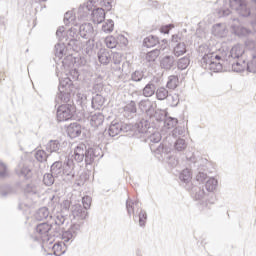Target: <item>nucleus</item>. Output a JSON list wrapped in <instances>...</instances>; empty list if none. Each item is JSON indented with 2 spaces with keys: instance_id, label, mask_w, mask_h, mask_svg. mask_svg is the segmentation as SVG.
<instances>
[{
  "instance_id": "1",
  "label": "nucleus",
  "mask_w": 256,
  "mask_h": 256,
  "mask_svg": "<svg viewBox=\"0 0 256 256\" xmlns=\"http://www.w3.org/2000/svg\"><path fill=\"white\" fill-rule=\"evenodd\" d=\"M95 157H99V148H87L85 144H79L71 153V158L76 163H83L85 160L86 165H91L95 161Z\"/></svg>"
},
{
  "instance_id": "2",
  "label": "nucleus",
  "mask_w": 256,
  "mask_h": 256,
  "mask_svg": "<svg viewBox=\"0 0 256 256\" xmlns=\"http://www.w3.org/2000/svg\"><path fill=\"white\" fill-rule=\"evenodd\" d=\"M151 151H154L157 159L159 161H165L167 160L168 165L170 167H177L179 165V160L175 158V156H169V153H171V149L169 147H166L163 144H160L159 146L151 145L150 146Z\"/></svg>"
},
{
  "instance_id": "3",
  "label": "nucleus",
  "mask_w": 256,
  "mask_h": 256,
  "mask_svg": "<svg viewBox=\"0 0 256 256\" xmlns=\"http://www.w3.org/2000/svg\"><path fill=\"white\" fill-rule=\"evenodd\" d=\"M200 63L201 67L206 71H212V73H221L223 71V63L212 56L209 53V49H206Z\"/></svg>"
},
{
  "instance_id": "4",
  "label": "nucleus",
  "mask_w": 256,
  "mask_h": 256,
  "mask_svg": "<svg viewBox=\"0 0 256 256\" xmlns=\"http://www.w3.org/2000/svg\"><path fill=\"white\" fill-rule=\"evenodd\" d=\"M50 220L52 221L50 225H53V229H55L56 233L65 231V227L69 225V219L63 212L56 213Z\"/></svg>"
},
{
  "instance_id": "5",
  "label": "nucleus",
  "mask_w": 256,
  "mask_h": 256,
  "mask_svg": "<svg viewBox=\"0 0 256 256\" xmlns=\"http://www.w3.org/2000/svg\"><path fill=\"white\" fill-rule=\"evenodd\" d=\"M230 7L241 17H249L251 15V9L247 0H230Z\"/></svg>"
},
{
  "instance_id": "6",
  "label": "nucleus",
  "mask_w": 256,
  "mask_h": 256,
  "mask_svg": "<svg viewBox=\"0 0 256 256\" xmlns=\"http://www.w3.org/2000/svg\"><path fill=\"white\" fill-rule=\"evenodd\" d=\"M74 113H75V108L72 105H69V104L61 105L57 109V114H56L57 121H59V123L63 121H69V119L73 118Z\"/></svg>"
},
{
  "instance_id": "7",
  "label": "nucleus",
  "mask_w": 256,
  "mask_h": 256,
  "mask_svg": "<svg viewBox=\"0 0 256 256\" xmlns=\"http://www.w3.org/2000/svg\"><path fill=\"white\" fill-rule=\"evenodd\" d=\"M71 215L76 221H85L87 219V210L81 204H74L70 208Z\"/></svg>"
},
{
  "instance_id": "8",
  "label": "nucleus",
  "mask_w": 256,
  "mask_h": 256,
  "mask_svg": "<svg viewBox=\"0 0 256 256\" xmlns=\"http://www.w3.org/2000/svg\"><path fill=\"white\" fill-rule=\"evenodd\" d=\"M53 229V224L49 223H40L36 226V233L42 241L49 240V231Z\"/></svg>"
},
{
  "instance_id": "9",
  "label": "nucleus",
  "mask_w": 256,
  "mask_h": 256,
  "mask_svg": "<svg viewBox=\"0 0 256 256\" xmlns=\"http://www.w3.org/2000/svg\"><path fill=\"white\" fill-rule=\"evenodd\" d=\"M232 31L234 34H236L238 37H247L251 31L239 23V19H234L233 24L231 25Z\"/></svg>"
},
{
  "instance_id": "10",
  "label": "nucleus",
  "mask_w": 256,
  "mask_h": 256,
  "mask_svg": "<svg viewBox=\"0 0 256 256\" xmlns=\"http://www.w3.org/2000/svg\"><path fill=\"white\" fill-rule=\"evenodd\" d=\"M92 4H93V1H90L78 8L77 17L80 21H85V19H87V17L91 15Z\"/></svg>"
},
{
  "instance_id": "11",
  "label": "nucleus",
  "mask_w": 256,
  "mask_h": 256,
  "mask_svg": "<svg viewBox=\"0 0 256 256\" xmlns=\"http://www.w3.org/2000/svg\"><path fill=\"white\" fill-rule=\"evenodd\" d=\"M138 107L142 113H146L149 117L153 116L154 109L153 108V102L149 99L141 100L138 104Z\"/></svg>"
},
{
  "instance_id": "12",
  "label": "nucleus",
  "mask_w": 256,
  "mask_h": 256,
  "mask_svg": "<svg viewBox=\"0 0 256 256\" xmlns=\"http://www.w3.org/2000/svg\"><path fill=\"white\" fill-rule=\"evenodd\" d=\"M16 173L19 177L29 179V177H31V168H29L26 161L22 160L16 168Z\"/></svg>"
},
{
  "instance_id": "13",
  "label": "nucleus",
  "mask_w": 256,
  "mask_h": 256,
  "mask_svg": "<svg viewBox=\"0 0 256 256\" xmlns=\"http://www.w3.org/2000/svg\"><path fill=\"white\" fill-rule=\"evenodd\" d=\"M93 25L91 23H84L79 26V33L83 39H91L93 37Z\"/></svg>"
},
{
  "instance_id": "14",
  "label": "nucleus",
  "mask_w": 256,
  "mask_h": 256,
  "mask_svg": "<svg viewBox=\"0 0 256 256\" xmlns=\"http://www.w3.org/2000/svg\"><path fill=\"white\" fill-rule=\"evenodd\" d=\"M243 53H245V47L241 44L234 45L229 51V59L230 61H235V59H239L243 57Z\"/></svg>"
},
{
  "instance_id": "15",
  "label": "nucleus",
  "mask_w": 256,
  "mask_h": 256,
  "mask_svg": "<svg viewBox=\"0 0 256 256\" xmlns=\"http://www.w3.org/2000/svg\"><path fill=\"white\" fill-rule=\"evenodd\" d=\"M92 21L96 25L103 23L105 21V9L103 8H94L91 12Z\"/></svg>"
},
{
  "instance_id": "16",
  "label": "nucleus",
  "mask_w": 256,
  "mask_h": 256,
  "mask_svg": "<svg viewBox=\"0 0 256 256\" xmlns=\"http://www.w3.org/2000/svg\"><path fill=\"white\" fill-rule=\"evenodd\" d=\"M125 128H123V123H119L117 121H113L108 130L106 131V133H108V135L110 137H117V135H119V133H121V131H124Z\"/></svg>"
},
{
  "instance_id": "17",
  "label": "nucleus",
  "mask_w": 256,
  "mask_h": 256,
  "mask_svg": "<svg viewBox=\"0 0 256 256\" xmlns=\"http://www.w3.org/2000/svg\"><path fill=\"white\" fill-rule=\"evenodd\" d=\"M98 61L101 65H109L111 63V53H109V50L101 48L98 51Z\"/></svg>"
},
{
  "instance_id": "18",
  "label": "nucleus",
  "mask_w": 256,
  "mask_h": 256,
  "mask_svg": "<svg viewBox=\"0 0 256 256\" xmlns=\"http://www.w3.org/2000/svg\"><path fill=\"white\" fill-rule=\"evenodd\" d=\"M209 54L218 61H227L228 63H231V58H229V51L223 48L218 52H209Z\"/></svg>"
},
{
  "instance_id": "19",
  "label": "nucleus",
  "mask_w": 256,
  "mask_h": 256,
  "mask_svg": "<svg viewBox=\"0 0 256 256\" xmlns=\"http://www.w3.org/2000/svg\"><path fill=\"white\" fill-rule=\"evenodd\" d=\"M71 93H73L72 90L59 91L55 99L56 103L58 105L61 103H69L71 100Z\"/></svg>"
},
{
  "instance_id": "20",
  "label": "nucleus",
  "mask_w": 256,
  "mask_h": 256,
  "mask_svg": "<svg viewBox=\"0 0 256 256\" xmlns=\"http://www.w3.org/2000/svg\"><path fill=\"white\" fill-rule=\"evenodd\" d=\"M35 219H37V221H44V219H53V216L49 212V208L42 207L36 211Z\"/></svg>"
},
{
  "instance_id": "21",
  "label": "nucleus",
  "mask_w": 256,
  "mask_h": 256,
  "mask_svg": "<svg viewBox=\"0 0 256 256\" xmlns=\"http://www.w3.org/2000/svg\"><path fill=\"white\" fill-rule=\"evenodd\" d=\"M67 134L71 139H75V137H79L81 135V125L78 123H72L67 128Z\"/></svg>"
},
{
  "instance_id": "22",
  "label": "nucleus",
  "mask_w": 256,
  "mask_h": 256,
  "mask_svg": "<svg viewBox=\"0 0 256 256\" xmlns=\"http://www.w3.org/2000/svg\"><path fill=\"white\" fill-rule=\"evenodd\" d=\"M173 65H175V57L173 56H165L160 61V67L165 71H170Z\"/></svg>"
},
{
  "instance_id": "23",
  "label": "nucleus",
  "mask_w": 256,
  "mask_h": 256,
  "mask_svg": "<svg viewBox=\"0 0 256 256\" xmlns=\"http://www.w3.org/2000/svg\"><path fill=\"white\" fill-rule=\"evenodd\" d=\"M73 81H71V78L64 77L60 79L59 84V91H73Z\"/></svg>"
},
{
  "instance_id": "24",
  "label": "nucleus",
  "mask_w": 256,
  "mask_h": 256,
  "mask_svg": "<svg viewBox=\"0 0 256 256\" xmlns=\"http://www.w3.org/2000/svg\"><path fill=\"white\" fill-rule=\"evenodd\" d=\"M124 117H133L137 113V104L135 101H130L124 106Z\"/></svg>"
},
{
  "instance_id": "25",
  "label": "nucleus",
  "mask_w": 256,
  "mask_h": 256,
  "mask_svg": "<svg viewBox=\"0 0 256 256\" xmlns=\"http://www.w3.org/2000/svg\"><path fill=\"white\" fill-rule=\"evenodd\" d=\"M165 47L167 46H162L160 49H154L146 54V61L148 63H154V61H157V57L161 55V51H165Z\"/></svg>"
},
{
  "instance_id": "26",
  "label": "nucleus",
  "mask_w": 256,
  "mask_h": 256,
  "mask_svg": "<svg viewBox=\"0 0 256 256\" xmlns=\"http://www.w3.org/2000/svg\"><path fill=\"white\" fill-rule=\"evenodd\" d=\"M157 91V86L154 82L150 81L142 90V95L145 97H153L155 92Z\"/></svg>"
},
{
  "instance_id": "27",
  "label": "nucleus",
  "mask_w": 256,
  "mask_h": 256,
  "mask_svg": "<svg viewBox=\"0 0 256 256\" xmlns=\"http://www.w3.org/2000/svg\"><path fill=\"white\" fill-rule=\"evenodd\" d=\"M229 65L232 66V70L236 73H241V71H245V67H247L245 61H240L239 59H237L236 61L231 60V62H229Z\"/></svg>"
},
{
  "instance_id": "28",
  "label": "nucleus",
  "mask_w": 256,
  "mask_h": 256,
  "mask_svg": "<svg viewBox=\"0 0 256 256\" xmlns=\"http://www.w3.org/2000/svg\"><path fill=\"white\" fill-rule=\"evenodd\" d=\"M105 117L101 113L94 114L90 117V125L91 127H99L103 125V121Z\"/></svg>"
},
{
  "instance_id": "29",
  "label": "nucleus",
  "mask_w": 256,
  "mask_h": 256,
  "mask_svg": "<svg viewBox=\"0 0 256 256\" xmlns=\"http://www.w3.org/2000/svg\"><path fill=\"white\" fill-rule=\"evenodd\" d=\"M105 104V98L101 94H96L92 98V109L98 110Z\"/></svg>"
},
{
  "instance_id": "30",
  "label": "nucleus",
  "mask_w": 256,
  "mask_h": 256,
  "mask_svg": "<svg viewBox=\"0 0 256 256\" xmlns=\"http://www.w3.org/2000/svg\"><path fill=\"white\" fill-rule=\"evenodd\" d=\"M206 195L207 194L205 193V189H203L202 187L196 186L192 188V197H194L196 201H201V199H205Z\"/></svg>"
},
{
  "instance_id": "31",
  "label": "nucleus",
  "mask_w": 256,
  "mask_h": 256,
  "mask_svg": "<svg viewBox=\"0 0 256 256\" xmlns=\"http://www.w3.org/2000/svg\"><path fill=\"white\" fill-rule=\"evenodd\" d=\"M61 149V142L59 140H50L46 145V151L48 153H57Z\"/></svg>"
},
{
  "instance_id": "32",
  "label": "nucleus",
  "mask_w": 256,
  "mask_h": 256,
  "mask_svg": "<svg viewBox=\"0 0 256 256\" xmlns=\"http://www.w3.org/2000/svg\"><path fill=\"white\" fill-rule=\"evenodd\" d=\"M135 207L137 209H141V202L139 200L133 201V200H127L126 201V209L129 216H131L132 213H135Z\"/></svg>"
},
{
  "instance_id": "33",
  "label": "nucleus",
  "mask_w": 256,
  "mask_h": 256,
  "mask_svg": "<svg viewBox=\"0 0 256 256\" xmlns=\"http://www.w3.org/2000/svg\"><path fill=\"white\" fill-rule=\"evenodd\" d=\"M51 173L54 177H59L63 175V162L56 161L51 166Z\"/></svg>"
},
{
  "instance_id": "34",
  "label": "nucleus",
  "mask_w": 256,
  "mask_h": 256,
  "mask_svg": "<svg viewBox=\"0 0 256 256\" xmlns=\"http://www.w3.org/2000/svg\"><path fill=\"white\" fill-rule=\"evenodd\" d=\"M212 33L215 37H225L227 35L224 24H215L212 28Z\"/></svg>"
},
{
  "instance_id": "35",
  "label": "nucleus",
  "mask_w": 256,
  "mask_h": 256,
  "mask_svg": "<svg viewBox=\"0 0 256 256\" xmlns=\"http://www.w3.org/2000/svg\"><path fill=\"white\" fill-rule=\"evenodd\" d=\"M174 55L175 57H181V55H185L187 53V46L184 42H179L174 46Z\"/></svg>"
},
{
  "instance_id": "36",
  "label": "nucleus",
  "mask_w": 256,
  "mask_h": 256,
  "mask_svg": "<svg viewBox=\"0 0 256 256\" xmlns=\"http://www.w3.org/2000/svg\"><path fill=\"white\" fill-rule=\"evenodd\" d=\"M155 95L158 101H165V99L169 97V91L166 90L165 87H159L156 89Z\"/></svg>"
},
{
  "instance_id": "37",
  "label": "nucleus",
  "mask_w": 256,
  "mask_h": 256,
  "mask_svg": "<svg viewBox=\"0 0 256 256\" xmlns=\"http://www.w3.org/2000/svg\"><path fill=\"white\" fill-rule=\"evenodd\" d=\"M157 43H159V38L153 35L146 37L143 41L144 47H148V48L155 47Z\"/></svg>"
},
{
  "instance_id": "38",
  "label": "nucleus",
  "mask_w": 256,
  "mask_h": 256,
  "mask_svg": "<svg viewBox=\"0 0 256 256\" xmlns=\"http://www.w3.org/2000/svg\"><path fill=\"white\" fill-rule=\"evenodd\" d=\"M166 87L172 90L177 89V87H179V78L175 75L169 76Z\"/></svg>"
},
{
  "instance_id": "39",
  "label": "nucleus",
  "mask_w": 256,
  "mask_h": 256,
  "mask_svg": "<svg viewBox=\"0 0 256 256\" xmlns=\"http://www.w3.org/2000/svg\"><path fill=\"white\" fill-rule=\"evenodd\" d=\"M26 195H38L39 193V186L35 183L27 184L24 189Z\"/></svg>"
},
{
  "instance_id": "40",
  "label": "nucleus",
  "mask_w": 256,
  "mask_h": 256,
  "mask_svg": "<svg viewBox=\"0 0 256 256\" xmlns=\"http://www.w3.org/2000/svg\"><path fill=\"white\" fill-rule=\"evenodd\" d=\"M177 123H179L177 118L166 117L164 119V129H173L174 127H177Z\"/></svg>"
},
{
  "instance_id": "41",
  "label": "nucleus",
  "mask_w": 256,
  "mask_h": 256,
  "mask_svg": "<svg viewBox=\"0 0 256 256\" xmlns=\"http://www.w3.org/2000/svg\"><path fill=\"white\" fill-rule=\"evenodd\" d=\"M217 185H218L217 179L210 178L207 180L205 184V188L208 191V193H213V191L217 189Z\"/></svg>"
},
{
  "instance_id": "42",
  "label": "nucleus",
  "mask_w": 256,
  "mask_h": 256,
  "mask_svg": "<svg viewBox=\"0 0 256 256\" xmlns=\"http://www.w3.org/2000/svg\"><path fill=\"white\" fill-rule=\"evenodd\" d=\"M130 79L131 81H134V83H140V81H143V79H145V73L141 70H136L132 72Z\"/></svg>"
},
{
  "instance_id": "43",
  "label": "nucleus",
  "mask_w": 256,
  "mask_h": 256,
  "mask_svg": "<svg viewBox=\"0 0 256 256\" xmlns=\"http://www.w3.org/2000/svg\"><path fill=\"white\" fill-rule=\"evenodd\" d=\"M115 27V22L113 20L108 19L103 25H102V31L104 33H113V29Z\"/></svg>"
},
{
  "instance_id": "44",
  "label": "nucleus",
  "mask_w": 256,
  "mask_h": 256,
  "mask_svg": "<svg viewBox=\"0 0 256 256\" xmlns=\"http://www.w3.org/2000/svg\"><path fill=\"white\" fill-rule=\"evenodd\" d=\"M73 167H74L73 161L68 160L67 163L64 166H62L63 175L73 176Z\"/></svg>"
},
{
  "instance_id": "45",
  "label": "nucleus",
  "mask_w": 256,
  "mask_h": 256,
  "mask_svg": "<svg viewBox=\"0 0 256 256\" xmlns=\"http://www.w3.org/2000/svg\"><path fill=\"white\" fill-rule=\"evenodd\" d=\"M43 183L47 187H51L55 183V175L52 172L44 174Z\"/></svg>"
},
{
  "instance_id": "46",
  "label": "nucleus",
  "mask_w": 256,
  "mask_h": 256,
  "mask_svg": "<svg viewBox=\"0 0 256 256\" xmlns=\"http://www.w3.org/2000/svg\"><path fill=\"white\" fill-rule=\"evenodd\" d=\"M179 179L182 183H189V181H191V171H189V169H184L180 173Z\"/></svg>"
},
{
  "instance_id": "47",
  "label": "nucleus",
  "mask_w": 256,
  "mask_h": 256,
  "mask_svg": "<svg viewBox=\"0 0 256 256\" xmlns=\"http://www.w3.org/2000/svg\"><path fill=\"white\" fill-rule=\"evenodd\" d=\"M105 43L108 49H115L117 47V38L115 36H108L105 38Z\"/></svg>"
},
{
  "instance_id": "48",
  "label": "nucleus",
  "mask_w": 256,
  "mask_h": 256,
  "mask_svg": "<svg viewBox=\"0 0 256 256\" xmlns=\"http://www.w3.org/2000/svg\"><path fill=\"white\" fill-rule=\"evenodd\" d=\"M64 53H65V44L64 43L56 44L55 45V55H56V57L61 59V57H63Z\"/></svg>"
},
{
  "instance_id": "49",
  "label": "nucleus",
  "mask_w": 256,
  "mask_h": 256,
  "mask_svg": "<svg viewBox=\"0 0 256 256\" xmlns=\"http://www.w3.org/2000/svg\"><path fill=\"white\" fill-rule=\"evenodd\" d=\"M47 157H48L47 152H45L44 150H37L35 153V158L40 163H44V161H47Z\"/></svg>"
},
{
  "instance_id": "50",
  "label": "nucleus",
  "mask_w": 256,
  "mask_h": 256,
  "mask_svg": "<svg viewBox=\"0 0 256 256\" xmlns=\"http://www.w3.org/2000/svg\"><path fill=\"white\" fill-rule=\"evenodd\" d=\"M150 119H155V121H165V113L161 110H154Z\"/></svg>"
},
{
  "instance_id": "51",
  "label": "nucleus",
  "mask_w": 256,
  "mask_h": 256,
  "mask_svg": "<svg viewBox=\"0 0 256 256\" xmlns=\"http://www.w3.org/2000/svg\"><path fill=\"white\" fill-rule=\"evenodd\" d=\"M189 63H191V61L189 60V57H183L179 59L178 69H181V71H183L184 69H187V67H189Z\"/></svg>"
},
{
  "instance_id": "52",
  "label": "nucleus",
  "mask_w": 256,
  "mask_h": 256,
  "mask_svg": "<svg viewBox=\"0 0 256 256\" xmlns=\"http://www.w3.org/2000/svg\"><path fill=\"white\" fill-rule=\"evenodd\" d=\"M75 236H76V234H74L71 230H68L65 232H63V230H62V239H63L64 243H69V241L74 239Z\"/></svg>"
},
{
  "instance_id": "53",
  "label": "nucleus",
  "mask_w": 256,
  "mask_h": 256,
  "mask_svg": "<svg viewBox=\"0 0 256 256\" xmlns=\"http://www.w3.org/2000/svg\"><path fill=\"white\" fill-rule=\"evenodd\" d=\"M64 23L65 25L75 24V16L73 15V12H66L64 15Z\"/></svg>"
},
{
  "instance_id": "54",
  "label": "nucleus",
  "mask_w": 256,
  "mask_h": 256,
  "mask_svg": "<svg viewBox=\"0 0 256 256\" xmlns=\"http://www.w3.org/2000/svg\"><path fill=\"white\" fill-rule=\"evenodd\" d=\"M175 149L176 151H185V149H187V143L185 142V139H178L175 143Z\"/></svg>"
},
{
  "instance_id": "55",
  "label": "nucleus",
  "mask_w": 256,
  "mask_h": 256,
  "mask_svg": "<svg viewBox=\"0 0 256 256\" xmlns=\"http://www.w3.org/2000/svg\"><path fill=\"white\" fill-rule=\"evenodd\" d=\"M247 69L250 73L256 72V54H252V60L247 63Z\"/></svg>"
},
{
  "instance_id": "56",
  "label": "nucleus",
  "mask_w": 256,
  "mask_h": 256,
  "mask_svg": "<svg viewBox=\"0 0 256 256\" xmlns=\"http://www.w3.org/2000/svg\"><path fill=\"white\" fill-rule=\"evenodd\" d=\"M139 225L141 227H145V223H147V212H145V210L141 209L139 214Z\"/></svg>"
},
{
  "instance_id": "57",
  "label": "nucleus",
  "mask_w": 256,
  "mask_h": 256,
  "mask_svg": "<svg viewBox=\"0 0 256 256\" xmlns=\"http://www.w3.org/2000/svg\"><path fill=\"white\" fill-rule=\"evenodd\" d=\"M100 5L105 8L106 11L113 9V0H101Z\"/></svg>"
},
{
  "instance_id": "58",
  "label": "nucleus",
  "mask_w": 256,
  "mask_h": 256,
  "mask_svg": "<svg viewBox=\"0 0 256 256\" xmlns=\"http://www.w3.org/2000/svg\"><path fill=\"white\" fill-rule=\"evenodd\" d=\"M81 222H76L74 223L71 228L70 231H72V233L77 235V231H81V229L83 228V220H80Z\"/></svg>"
},
{
  "instance_id": "59",
  "label": "nucleus",
  "mask_w": 256,
  "mask_h": 256,
  "mask_svg": "<svg viewBox=\"0 0 256 256\" xmlns=\"http://www.w3.org/2000/svg\"><path fill=\"white\" fill-rule=\"evenodd\" d=\"M91 201H92L91 196H84L82 198V205H83L82 208L86 209L87 211V209L91 207Z\"/></svg>"
},
{
  "instance_id": "60",
  "label": "nucleus",
  "mask_w": 256,
  "mask_h": 256,
  "mask_svg": "<svg viewBox=\"0 0 256 256\" xmlns=\"http://www.w3.org/2000/svg\"><path fill=\"white\" fill-rule=\"evenodd\" d=\"M138 127L140 129V133H147V129L149 128V123L147 122V120H142L138 124Z\"/></svg>"
},
{
  "instance_id": "61",
  "label": "nucleus",
  "mask_w": 256,
  "mask_h": 256,
  "mask_svg": "<svg viewBox=\"0 0 256 256\" xmlns=\"http://www.w3.org/2000/svg\"><path fill=\"white\" fill-rule=\"evenodd\" d=\"M171 42L175 45H178V43H183V35L181 34H174L172 35Z\"/></svg>"
},
{
  "instance_id": "62",
  "label": "nucleus",
  "mask_w": 256,
  "mask_h": 256,
  "mask_svg": "<svg viewBox=\"0 0 256 256\" xmlns=\"http://www.w3.org/2000/svg\"><path fill=\"white\" fill-rule=\"evenodd\" d=\"M184 134H185V128H183L181 126L174 128L172 131V135L174 137H179V135H184Z\"/></svg>"
},
{
  "instance_id": "63",
  "label": "nucleus",
  "mask_w": 256,
  "mask_h": 256,
  "mask_svg": "<svg viewBox=\"0 0 256 256\" xmlns=\"http://www.w3.org/2000/svg\"><path fill=\"white\" fill-rule=\"evenodd\" d=\"M0 177H7V165L0 160Z\"/></svg>"
},
{
  "instance_id": "64",
  "label": "nucleus",
  "mask_w": 256,
  "mask_h": 256,
  "mask_svg": "<svg viewBox=\"0 0 256 256\" xmlns=\"http://www.w3.org/2000/svg\"><path fill=\"white\" fill-rule=\"evenodd\" d=\"M94 93H101L103 91V82L100 81L98 83H95L93 86Z\"/></svg>"
}]
</instances>
